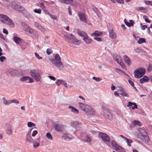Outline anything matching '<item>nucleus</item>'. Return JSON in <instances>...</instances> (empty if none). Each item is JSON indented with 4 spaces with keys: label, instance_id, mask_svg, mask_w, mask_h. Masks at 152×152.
Returning <instances> with one entry per match:
<instances>
[{
    "label": "nucleus",
    "instance_id": "c85d7f7f",
    "mask_svg": "<svg viewBox=\"0 0 152 152\" xmlns=\"http://www.w3.org/2000/svg\"><path fill=\"white\" fill-rule=\"evenodd\" d=\"M140 83H143L148 82L149 80V78L147 76H145L143 78L140 79Z\"/></svg>",
    "mask_w": 152,
    "mask_h": 152
},
{
    "label": "nucleus",
    "instance_id": "f704fd0d",
    "mask_svg": "<svg viewBox=\"0 0 152 152\" xmlns=\"http://www.w3.org/2000/svg\"><path fill=\"white\" fill-rule=\"evenodd\" d=\"M24 10V8L23 7L18 5V7H17L15 11L19 12H20L23 11Z\"/></svg>",
    "mask_w": 152,
    "mask_h": 152
},
{
    "label": "nucleus",
    "instance_id": "603ef678",
    "mask_svg": "<svg viewBox=\"0 0 152 152\" xmlns=\"http://www.w3.org/2000/svg\"><path fill=\"white\" fill-rule=\"evenodd\" d=\"M14 103L16 104H18L19 103V102L16 99H13L11 100V104Z\"/></svg>",
    "mask_w": 152,
    "mask_h": 152
},
{
    "label": "nucleus",
    "instance_id": "49530a36",
    "mask_svg": "<svg viewBox=\"0 0 152 152\" xmlns=\"http://www.w3.org/2000/svg\"><path fill=\"white\" fill-rule=\"evenodd\" d=\"M39 6L44 10L46 9V7L45 6L43 3H41L39 4Z\"/></svg>",
    "mask_w": 152,
    "mask_h": 152
},
{
    "label": "nucleus",
    "instance_id": "aec40b11",
    "mask_svg": "<svg viewBox=\"0 0 152 152\" xmlns=\"http://www.w3.org/2000/svg\"><path fill=\"white\" fill-rule=\"evenodd\" d=\"M113 58L117 63L120 61H121L122 59L121 56L116 53L114 54L113 55Z\"/></svg>",
    "mask_w": 152,
    "mask_h": 152
},
{
    "label": "nucleus",
    "instance_id": "37998d69",
    "mask_svg": "<svg viewBox=\"0 0 152 152\" xmlns=\"http://www.w3.org/2000/svg\"><path fill=\"white\" fill-rule=\"evenodd\" d=\"M126 142L129 147H130L131 146V143L132 142V140L128 139L126 141Z\"/></svg>",
    "mask_w": 152,
    "mask_h": 152
},
{
    "label": "nucleus",
    "instance_id": "473e14b6",
    "mask_svg": "<svg viewBox=\"0 0 152 152\" xmlns=\"http://www.w3.org/2000/svg\"><path fill=\"white\" fill-rule=\"evenodd\" d=\"M124 60L126 63L129 66L131 65L130 60L129 58L126 55L124 56Z\"/></svg>",
    "mask_w": 152,
    "mask_h": 152
},
{
    "label": "nucleus",
    "instance_id": "9d476101",
    "mask_svg": "<svg viewBox=\"0 0 152 152\" xmlns=\"http://www.w3.org/2000/svg\"><path fill=\"white\" fill-rule=\"evenodd\" d=\"M102 113L104 117L110 119L111 118V114L109 110L106 108L102 107Z\"/></svg>",
    "mask_w": 152,
    "mask_h": 152
},
{
    "label": "nucleus",
    "instance_id": "13d9d810",
    "mask_svg": "<svg viewBox=\"0 0 152 152\" xmlns=\"http://www.w3.org/2000/svg\"><path fill=\"white\" fill-rule=\"evenodd\" d=\"M6 59V57L4 56H1L0 57V61L1 62H3Z\"/></svg>",
    "mask_w": 152,
    "mask_h": 152
},
{
    "label": "nucleus",
    "instance_id": "4d7b16f0",
    "mask_svg": "<svg viewBox=\"0 0 152 152\" xmlns=\"http://www.w3.org/2000/svg\"><path fill=\"white\" fill-rule=\"evenodd\" d=\"M94 39L99 42L101 41L102 40V39L101 38L98 37H95L94 38Z\"/></svg>",
    "mask_w": 152,
    "mask_h": 152
},
{
    "label": "nucleus",
    "instance_id": "cd10ccee",
    "mask_svg": "<svg viewBox=\"0 0 152 152\" xmlns=\"http://www.w3.org/2000/svg\"><path fill=\"white\" fill-rule=\"evenodd\" d=\"M73 0H58L59 2L67 4H71L72 3Z\"/></svg>",
    "mask_w": 152,
    "mask_h": 152
},
{
    "label": "nucleus",
    "instance_id": "e2e57ef3",
    "mask_svg": "<svg viewBox=\"0 0 152 152\" xmlns=\"http://www.w3.org/2000/svg\"><path fill=\"white\" fill-rule=\"evenodd\" d=\"M48 77L51 80H53L55 81L56 80V78L53 76H48Z\"/></svg>",
    "mask_w": 152,
    "mask_h": 152
},
{
    "label": "nucleus",
    "instance_id": "a211bd4d",
    "mask_svg": "<svg viewBox=\"0 0 152 152\" xmlns=\"http://www.w3.org/2000/svg\"><path fill=\"white\" fill-rule=\"evenodd\" d=\"M141 126L142 125V123L138 121L135 120L132 121L131 123L130 126L131 127H134L136 125Z\"/></svg>",
    "mask_w": 152,
    "mask_h": 152
},
{
    "label": "nucleus",
    "instance_id": "bb28decb",
    "mask_svg": "<svg viewBox=\"0 0 152 152\" xmlns=\"http://www.w3.org/2000/svg\"><path fill=\"white\" fill-rule=\"evenodd\" d=\"M68 107L71 110V111L74 113L77 114L79 113V110H78L73 107L69 106Z\"/></svg>",
    "mask_w": 152,
    "mask_h": 152
},
{
    "label": "nucleus",
    "instance_id": "20e7f679",
    "mask_svg": "<svg viewBox=\"0 0 152 152\" xmlns=\"http://www.w3.org/2000/svg\"><path fill=\"white\" fill-rule=\"evenodd\" d=\"M64 37L66 41L70 43L74 44L77 45H79L80 43V41L75 39V36L72 34H65Z\"/></svg>",
    "mask_w": 152,
    "mask_h": 152
},
{
    "label": "nucleus",
    "instance_id": "a18cd8bd",
    "mask_svg": "<svg viewBox=\"0 0 152 152\" xmlns=\"http://www.w3.org/2000/svg\"><path fill=\"white\" fill-rule=\"evenodd\" d=\"M53 53V51L51 48H48L46 50V53L48 55H50Z\"/></svg>",
    "mask_w": 152,
    "mask_h": 152
},
{
    "label": "nucleus",
    "instance_id": "393cba45",
    "mask_svg": "<svg viewBox=\"0 0 152 152\" xmlns=\"http://www.w3.org/2000/svg\"><path fill=\"white\" fill-rule=\"evenodd\" d=\"M11 7L15 11L18 6V2L15 1H12L11 3Z\"/></svg>",
    "mask_w": 152,
    "mask_h": 152
},
{
    "label": "nucleus",
    "instance_id": "58836bf2",
    "mask_svg": "<svg viewBox=\"0 0 152 152\" xmlns=\"http://www.w3.org/2000/svg\"><path fill=\"white\" fill-rule=\"evenodd\" d=\"M29 79V77L28 76H24L22 77H21L20 79V81H23L24 82V81H26L28 80Z\"/></svg>",
    "mask_w": 152,
    "mask_h": 152
},
{
    "label": "nucleus",
    "instance_id": "72a5a7b5",
    "mask_svg": "<svg viewBox=\"0 0 152 152\" xmlns=\"http://www.w3.org/2000/svg\"><path fill=\"white\" fill-rule=\"evenodd\" d=\"M2 99L4 105H9L11 104V100H7L5 97H3Z\"/></svg>",
    "mask_w": 152,
    "mask_h": 152
},
{
    "label": "nucleus",
    "instance_id": "c9c22d12",
    "mask_svg": "<svg viewBox=\"0 0 152 152\" xmlns=\"http://www.w3.org/2000/svg\"><path fill=\"white\" fill-rule=\"evenodd\" d=\"M91 140V137H90V136L88 135L85 136L84 139V142L88 143L90 142Z\"/></svg>",
    "mask_w": 152,
    "mask_h": 152
},
{
    "label": "nucleus",
    "instance_id": "69168bd1",
    "mask_svg": "<svg viewBox=\"0 0 152 152\" xmlns=\"http://www.w3.org/2000/svg\"><path fill=\"white\" fill-rule=\"evenodd\" d=\"M118 3H120L121 4H123L124 3V1L123 0H115Z\"/></svg>",
    "mask_w": 152,
    "mask_h": 152
},
{
    "label": "nucleus",
    "instance_id": "39448f33",
    "mask_svg": "<svg viewBox=\"0 0 152 152\" xmlns=\"http://www.w3.org/2000/svg\"><path fill=\"white\" fill-rule=\"evenodd\" d=\"M98 137L110 148H111V146L109 142L110 141V138L108 135L106 134L100 132L99 134Z\"/></svg>",
    "mask_w": 152,
    "mask_h": 152
},
{
    "label": "nucleus",
    "instance_id": "e433bc0d",
    "mask_svg": "<svg viewBox=\"0 0 152 152\" xmlns=\"http://www.w3.org/2000/svg\"><path fill=\"white\" fill-rule=\"evenodd\" d=\"M63 82H64V80H63L58 79L56 81V83L57 85L58 86H59L61 84H63Z\"/></svg>",
    "mask_w": 152,
    "mask_h": 152
},
{
    "label": "nucleus",
    "instance_id": "f3484780",
    "mask_svg": "<svg viewBox=\"0 0 152 152\" xmlns=\"http://www.w3.org/2000/svg\"><path fill=\"white\" fill-rule=\"evenodd\" d=\"M34 26L42 32H45L46 31V29L37 22H36L34 23Z\"/></svg>",
    "mask_w": 152,
    "mask_h": 152
},
{
    "label": "nucleus",
    "instance_id": "774afa93",
    "mask_svg": "<svg viewBox=\"0 0 152 152\" xmlns=\"http://www.w3.org/2000/svg\"><path fill=\"white\" fill-rule=\"evenodd\" d=\"M134 103H132V102H129L128 103V104L127 105V106L129 107L130 106H132V105L134 104Z\"/></svg>",
    "mask_w": 152,
    "mask_h": 152
},
{
    "label": "nucleus",
    "instance_id": "1a4fd4ad",
    "mask_svg": "<svg viewBox=\"0 0 152 152\" xmlns=\"http://www.w3.org/2000/svg\"><path fill=\"white\" fill-rule=\"evenodd\" d=\"M53 126L56 130L62 132L65 129V126L60 124L59 122H56L53 124Z\"/></svg>",
    "mask_w": 152,
    "mask_h": 152
},
{
    "label": "nucleus",
    "instance_id": "b1692460",
    "mask_svg": "<svg viewBox=\"0 0 152 152\" xmlns=\"http://www.w3.org/2000/svg\"><path fill=\"white\" fill-rule=\"evenodd\" d=\"M109 36L110 37L113 39H116L117 37V36L115 32H114L113 30L112 29L110 30L109 31Z\"/></svg>",
    "mask_w": 152,
    "mask_h": 152
},
{
    "label": "nucleus",
    "instance_id": "09e8293b",
    "mask_svg": "<svg viewBox=\"0 0 152 152\" xmlns=\"http://www.w3.org/2000/svg\"><path fill=\"white\" fill-rule=\"evenodd\" d=\"M118 63L119 64V65L122 68H125V65L124 63L122 62V60L121 61H120Z\"/></svg>",
    "mask_w": 152,
    "mask_h": 152
},
{
    "label": "nucleus",
    "instance_id": "7c9ffc66",
    "mask_svg": "<svg viewBox=\"0 0 152 152\" xmlns=\"http://www.w3.org/2000/svg\"><path fill=\"white\" fill-rule=\"evenodd\" d=\"M102 32L98 31H96L95 32L92 33L91 35L93 37L99 36L102 35Z\"/></svg>",
    "mask_w": 152,
    "mask_h": 152
},
{
    "label": "nucleus",
    "instance_id": "f257e3e1",
    "mask_svg": "<svg viewBox=\"0 0 152 152\" xmlns=\"http://www.w3.org/2000/svg\"><path fill=\"white\" fill-rule=\"evenodd\" d=\"M54 58H49L52 64L59 70L63 69L64 67V65L61 61V59L60 55L58 54H56L54 56Z\"/></svg>",
    "mask_w": 152,
    "mask_h": 152
},
{
    "label": "nucleus",
    "instance_id": "6ab92c4d",
    "mask_svg": "<svg viewBox=\"0 0 152 152\" xmlns=\"http://www.w3.org/2000/svg\"><path fill=\"white\" fill-rule=\"evenodd\" d=\"M118 91H119V94L123 96H126L128 97L129 96L128 94L126 91L123 88H121L119 89Z\"/></svg>",
    "mask_w": 152,
    "mask_h": 152
},
{
    "label": "nucleus",
    "instance_id": "ea45409f",
    "mask_svg": "<svg viewBox=\"0 0 152 152\" xmlns=\"http://www.w3.org/2000/svg\"><path fill=\"white\" fill-rule=\"evenodd\" d=\"M145 42V39L143 38H140L139 39V40L137 41V43L139 44H141L142 43Z\"/></svg>",
    "mask_w": 152,
    "mask_h": 152
},
{
    "label": "nucleus",
    "instance_id": "f03ea898",
    "mask_svg": "<svg viewBox=\"0 0 152 152\" xmlns=\"http://www.w3.org/2000/svg\"><path fill=\"white\" fill-rule=\"evenodd\" d=\"M0 21L11 28H14L15 26L12 20L6 15L0 14Z\"/></svg>",
    "mask_w": 152,
    "mask_h": 152
},
{
    "label": "nucleus",
    "instance_id": "9b49d317",
    "mask_svg": "<svg viewBox=\"0 0 152 152\" xmlns=\"http://www.w3.org/2000/svg\"><path fill=\"white\" fill-rule=\"evenodd\" d=\"M85 112L88 115H94L95 113L94 109L89 105L88 106H87Z\"/></svg>",
    "mask_w": 152,
    "mask_h": 152
},
{
    "label": "nucleus",
    "instance_id": "8fccbe9b",
    "mask_svg": "<svg viewBox=\"0 0 152 152\" xmlns=\"http://www.w3.org/2000/svg\"><path fill=\"white\" fill-rule=\"evenodd\" d=\"M128 81L130 85H131L132 87H133L134 88H135V87L134 86V83L132 80L129 79L128 80Z\"/></svg>",
    "mask_w": 152,
    "mask_h": 152
},
{
    "label": "nucleus",
    "instance_id": "423d86ee",
    "mask_svg": "<svg viewBox=\"0 0 152 152\" xmlns=\"http://www.w3.org/2000/svg\"><path fill=\"white\" fill-rule=\"evenodd\" d=\"M31 76L37 82H39L41 79V74L39 71L36 69H33L30 71Z\"/></svg>",
    "mask_w": 152,
    "mask_h": 152
},
{
    "label": "nucleus",
    "instance_id": "412c9836",
    "mask_svg": "<svg viewBox=\"0 0 152 152\" xmlns=\"http://www.w3.org/2000/svg\"><path fill=\"white\" fill-rule=\"evenodd\" d=\"M31 129L30 131L29 132H28L27 134L26 137V139L27 141L29 143H31L32 142L33 139L31 136V132L32 130Z\"/></svg>",
    "mask_w": 152,
    "mask_h": 152
},
{
    "label": "nucleus",
    "instance_id": "680f3d73",
    "mask_svg": "<svg viewBox=\"0 0 152 152\" xmlns=\"http://www.w3.org/2000/svg\"><path fill=\"white\" fill-rule=\"evenodd\" d=\"M50 17L53 20H56L57 19V17L54 15H51Z\"/></svg>",
    "mask_w": 152,
    "mask_h": 152
},
{
    "label": "nucleus",
    "instance_id": "5fc2aeb1",
    "mask_svg": "<svg viewBox=\"0 0 152 152\" xmlns=\"http://www.w3.org/2000/svg\"><path fill=\"white\" fill-rule=\"evenodd\" d=\"M115 72L117 73H118V74H120L121 72H122L123 71L121 70L120 69H118V68H115Z\"/></svg>",
    "mask_w": 152,
    "mask_h": 152
},
{
    "label": "nucleus",
    "instance_id": "4be33fe9",
    "mask_svg": "<svg viewBox=\"0 0 152 152\" xmlns=\"http://www.w3.org/2000/svg\"><path fill=\"white\" fill-rule=\"evenodd\" d=\"M78 104L79 107L84 112L86 109V107L87 106H88V105L86 104L80 102H79Z\"/></svg>",
    "mask_w": 152,
    "mask_h": 152
},
{
    "label": "nucleus",
    "instance_id": "a878e982",
    "mask_svg": "<svg viewBox=\"0 0 152 152\" xmlns=\"http://www.w3.org/2000/svg\"><path fill=\"white\" fill-rule=\"evenodd\" d=\"M77 34L83 37V38H85L88 36V35L85 32L81 31H77Z\"/></svg>",
    "mask_w": 152,
    "mask_h": 152
},
{
    "label": "nucleus",
    "instance_id": "a19ab883",
    "mask_svg": "<svg viewBox=\"0 0 152 152\" xmlns=\"http://www.w3.org/2000/svg\"><path fill=\"white\" fill-rule=\"evenodd\" d=\"M92 79L93 80H95L96 82H99L102 80V79L100 77H93Z\"/></svg>",
    "mask_w": 152,
    "mask_h": 152
},
{
    "label": "nucleus",
    "instance_id": "338daca9",
    "mask_svg": "<svg viewBox=\"0 0 152 152\" xmlns=\"http://www.w3.org/2000/svg\"><path fill=\"white\" fill-rule=\"evenodd\" d=\"M68 10L69 11V13L70 15H71L72 14V12L71 9V8L70 6H68Z\"/></svg>",
    "mask_w": 152,
    "mask_h": 152
},
{
    "label": "nucleus",
    "instance_id": "0e129e2a",
    "mask_svg": "<svg viewBox=\"0 0 152 152\" xmlns=\"http://www.w3.org/2000/svg\"><path fill=\"white\" fill-rule=\"evenodd\" d=\"M142 26L141 27V29L142 30H144L145 29L147 28V26L146 25L143 26L142 24H141Z\"/></svg>",
    "mask_w": 152,
    "mask_h": 152
},
{
    "label": "nucleus",
    "instance_id": "5701e85b",
    "mask_svg": "<svg viewBox=\"0 0 152 152\" xmlns=\"http://www.w3.org/2000/svg\"><path fill=\"white\" fill-rule=\"evenodd\" d=\"M124 22L126 25L129 27L132 26L134 25V22L132 20H130L129 23L127 21L126 19H125L124 20Z\"/></svg>",
    "mask_w": 152,
    "mask_h": 152
},
{
    "label": "nucleus",
    "instance_id": "ddd939ff",
    "mask_svg": "<svg viewBox=\"0 0 152 152\" xmlns=\"http://www.w3.org/2000/svg\"><path fill=\"white\" fill-rule=\"evenodd\" d=\"M6 132L7 135H10L12 134V127L10 124H7L6 126Z\"/></svg>",
    "mask_w": 152,
    "mask_h": 152
},
{
    "label": "nucleus",
    "instance_id": "0eeeda50",
    "mask_svg": "<svg viewBox=\"0 0 152 152\" xmlns=\"http://www.w3.org/2000/svg\"><path fill=\"white\" fill-rule=\"evenodd\" d=\"M145 69L140 68L137 70L134 71V77L136 78H139L142 77L145 74Z\"/></svg>",
    "mask_w": 152,
    "mask_h": 152
},
{
    "label": "nucleus",
    "instance_id": "4468645a",
    "mask_svg": "<svg viewBox=\"0 0 152 152\" xmlns=\"http://www.w3.org/2000/svg\"><path fill=\"white\" fill-rule=\"evenodd\" d=\"M71 125L75 128L81 127L82 124L81 122L78 121H73L71 123Z\"/></svg>",
    "mask_w": 152,
    "mask_h": 152
},
{
    "label": "nucleus",
    "instance_id": "6e6d98bb",
    "mask_svg": "<svg viewBox=\"0 0 152 152\" xmlns=\"http://www.w3.org/2000/svg\"><path fill=\"white\" fill-rule=\"evenodd\" d=\"M135 9L137 10H142L145 9L144 8L142 7H137Z\"/></svg>",
    "mask_w": 152,
    "mask_h": 152
},
{
    "label": "nucleus",
    "instance_id": "c03bdc74",
    "mask_svg": "<svg viewBox=\"0 0 152 152\" xmlns=\"http://www.w3.org/2000/svg\"><path fill=\"white\" fill-rule=\"evenodd\" d=\"M46 136L50 140H52L53 139V137L52 136L50 133L49 132H48L46 134Z\"/></svg>",
    "mask_w": 152,
    "mask_h": 152
},
{
    "label": "nucleus",
    "instance_id": "3c124183",
    "mask_svg": "<svg viewBox=\"0 0 152 152\" xmlns=\"http://www.w3.org/2000/svg\"><path fill=\"white\" fill-rule=\"evenodd\" d=\"M34 11L35 13H37L39 14H41V10L40 9H35L34 10Z\"/></svg>",
    "mask_w": 152,
    "mask_h": 152
},
{
    "label": "nucleus",
    "instance_id": "6e6552de",
    "mask_svg": "<svg viewBox=\"0 0 152 152\" xmlns=\"http://www.w3.org/2000/svg\"><path fill=\"white\" fill-rule=\"evenodd\" d=\"M112 147L113 149H114L118 152H126L121 147L119 146L114 140L111 141Z\"/></svg>",
    "mask_w": 152,
    "mask_h": 152
},
{
    "label": "nucleus",
    "instance_id": "7ed1b4c3",
    "mask_svg": "<svg viewBox=\"0 0 152 152\" xmlns=\"http://www.w3.org/2000/svg\"><path fill=\"white\" fill-rule=\"evenodd\" d=\"M138 132V137L145 143H148L149 140V138L145 130L143 129L139 128Z\"/></svg>",
    "mask_w": 152,
    "mask_h": 152
},
{
    "label": "nucleus",
    "instance_id": "f8f14e48",
    "mask_svg": "<svg viewBox=\"0 0 152 152\" xmlns=\"http://www.w3.org/2000/svg\"><path fill=\"white\" fill-rule=\"evenodd\" d=\"M78 16L80 20L85 23H87V20L84 13L81 12H79L78 13Z\"/></svg>",
    "mask_w": 152,
    "mask_h": 152
},
{
    "label": "nucleus",
    "instance_id": "de8ad7c7",
    "mask_svg": "<svg viewBox=\"0 0 152 152\" xmlns=\"http://www.w3.org/2000/svg\"><path fill=\"white\" fill-rule=\"evenodd\" d=\"M34 54L35 57L37 59L39 60L42 59V57L41 56H40L37 53H35Z\"/></svg>",
    "mask_w": 152,
    "mask_h": 152
},
{
    "label": "nucleus",
    "instance_id": "864d4df0",
    "mask_svg": "<svg viewBox=\"0 0 152 152\" xmlns=\"http://www.w3.org/2000/svg\"><path fill=\"white\" fill-rule=\"evenodd\" d=\"M116 113L119 116L121 117L122 116L121 112L120 110H116Z\"/></svg>",
    "mask_w": 152,
    "mask_h": 152
},
{
    "label": "nucleus",
    "instance_id": "79ce46f5",
    "mask_svg": "<svg viewBox=\"0 0 152 152\" xmlns=\"http://www.w3.org/2000/svg\"><path fill=\"white\" fill-rule=\"evenodd\" d=\"M27 126L28 127H31L33 126H36V125L34 123L29 122L28 123Z\"/></svg>",
    "mask_w": 152,
    "mask_h": 152
},
{
    "label": "nucleus",
    "instance_id": "bf43d9fd",
    "mask_svg": "<svg viewBox=\"0 0 152 152\" xmlns=\"http://www.w3.org/2000/svg\"><path fill=\"white\" fill-rule=\"evenodd\" d=\"M145 3L147 5H150L151 6H152V1H145Z\"/></svg>",
    "mask_w": 152,
    "mask_h": 152
},
{
    "label": "nucleus",
    "instance_id": "052dcab7",
    "mask_svg": "<svg viewBox=\"0 0 152 152\" xmlns=\"http://www.w3.org/2000/svg\"><path fill=\"white\" fill-rule=\"evenodd\" d=\"M37 134V131L36 130L34 131L32 134V137H34Z\"/></svg>",
    "mask_w": 152,
    "mask_h": 152
},
{
    "label": "nucleus",
    "instance_id": "dca6fc26",
    "mask_svg": "<svg viewBox=\"0 0 152 152\" xmlns=\"http://www.w3.org/2000/svg\"><path fill=\"white\" fill-rule=\"evenodd\" d=\"M22 26H25L26 28L25 30L27 34H31L33 33V30L30 28L28 25L25 24L24 23H22Z\"/></svg>",
    "mask_w": 152,
    "mask_h": 152
},
{
    "label": "nucleus",
    "instance_id": "4c0bfd02",
    "mask_svg": "<svg viewBox=\"0 0 152 152\" xmlns=\"http://www.w3.org/2000/svg\"><path fill=\"white\" fill-rule=\"evenodd\" d=\"M33 146L34 148L38 147L40 143L39 141H34L33 142Z\"/></svg>",
    "mask_w": 152,
    "mask_h": 152
},
{
    "label": "nucleus",
    "instance_id": "c756f323",
    "mask_svg": "<svg viewBox=\"0 0 152 152\" xmlns=\"http://www.w3.org/2000/svg\"><path fill=\"white\" fill-rule=\"evenodd\" d=\"M14 41L17 44H20L21 42V39L16 36H14Z\"/></svg>",
    "mask_w": 152,
    "mask_h": 152
},
{
    "label": "nucleus",
    "instance_id": "2f4dec72",
    "mask_svg": "<svg viewBox=\"0 0 152 152\" xmlns=\"http://www.w3.org/2000/svg\"><path fill=\"white\" fill-rule=\"evenodd\" d=\"M83 39L87 44H91L93 42L91 39L88 38V36L85 38H83Z\"/></svg>",
    "mask_w": 152,
    "mask_h": 152
},
{
    "label": "nucleus",
    "instance_id": "2eb2a0df",
    "mask_svg": "<svg viewBox=\"0 0 152 152\" xmlns=\"http://www.w3.org/2000/svg\"><path fill=\"white\" fill-rule=\"evenodd\" d=\"M62 138L66 140L69 141L72 139V136L69 133L66 132L64 134Z\"/></svg>",
    "mask_w": 152,
    "mask_h": 152
}]
</instances>
